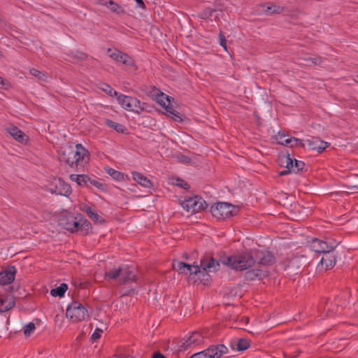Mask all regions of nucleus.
<instances>
[{
	"mask_svg": "<svg viewBox=\"0 0 358 358\" xmlns=\"http://www.w3.org/2000/svg\"><path fill=\"white\" fill-rule=\"evenodd\" d=\"M263 266L272 265L275 257L269 251L256 250L253 253L243 252L240 255L229 256L222 260V263L235 271H245L251 268L255 263Z\"/></svg>",
	"mask_w": 358,
	"mask_h": 358,
	"instance_id": "f257e3e1",
	"label": "nucleus"
},
{
	"mask_svg": "<svg viewBox=\"0 0 358 358\" xmlns=\"http://www.w3.org/2000/svg\"><path fill=\"white\" fill-rule=\"evenodd\" d=\"M224 258L220 259V261L213 258V257L210 253H206L201 259V268L200 273H199L198 278L204 285H206L210 280V275L207 273L209 272H216L220 269V262H222Z\"/></svg>",
	"mask_w": 358,
	"mask_h": 358,
	"instance_id": "f03ea898",
	"label": "nucleus"
},
{
	"mask_svg": "<svg viewBox=\"0 0 358 358\" xmlns=\"http://www.w3.org/2000/svg\"><path fill=\"white\" fill-rule=\"evenodd\" d=\"M238 211V210L235 206L227 202H218L210 208L212 215L219 220H224L232 217Z\"/></svg>",
	"mask_w": 358,
	"mask_h": 358,
	"instance_id": "7ed1b4c3",
	"label": "nucleus"
},
{
	"mask_svg": "<svg viewBox=\"0 0 358 358\" xmlns=\"http://www.w3.org/2000/svg\"><path fill=\"white\" fill-rule=\"evenodd\" d=\"M66 315L73 322H80L89 317L88 311L85 307L76 301L68 306Z\"/></svg>",
	"mask_w": 358,
	"mask_h": 358,
	"instance_id": "20e7f679",
	"label": "nucleus"
},
{
	"mask_svg": "<svg viewBox=\"0 0 358 358\" xmlns=\"http://www.w3.org/2000/svg\"><path fill=\"white\" fill-rule=\"evenodd\" d=\"M48 190L52 194L69 196L71 194V185L61 178H54L47 185Z\"/></svg>",
	"mask_w": 358,
	"mask_h": 358,
	"instance_id": "39448f33",
	"label": "nucleus"
},
{
	"mask_svg": "<svg viewBox=\"0 0 358 358\" xmlns=\"http://www.w3.org/2000/svg\"><path fill=\"white\" fill-rule=\"evenodd\" d=\"M227 352V348L222 344H219L210 345L205 350L194 353L189 358H220Z\"/></svg>",
	"mask_w": 358,
	"mask_h": 358,
	"instance_id": "423d86ee",
	"label": "nucleus"
},
{
	"mask_svg": "<svg viewBox=\"0 0 358 358\" xmlns=\"http://www.w3.org/2000/svg\"><path fill=\"white\" fill-rule=\"evenodd\" d=\"M181 206L187 211L192 210L193 213L205 210L208 206L206 201L198 196L185 197L184 200L181 201Z\"/></svg>",
	"mask_w": 358,
	"mask_h": 358,
	"instance_id": "0eeeda50",
	"label": "nucleus"
},
{
	"mask_svg": "<svg viewBox=\"0 0 358 358\" xmlns=\"http://www.w3.org/2000/svg\"><path fill=\"white\" fill-rule=\"evenodd\" d=\"M338 243L331 238H326L324 241L314 238L310 243V248L317 253H324L328 250H335Z\"/></svg>",
	"mask_w": 358,
	"mask_h": 358,
	"instance_id": "6e6552de",
	"label": "nucleus"
},
{
	"mask_svg": "<svg viewBox=\"0 0 358 358\" xmlns=\"http://www.w3.org/2000/svg\"><path fill=\"white\" fill-rule=\"evenodd\" d=\"M108 56L113 59L120 62L127 66H133L135 69H137L134 60L127 54L124 53L117 49L112 50L109 48L108 50Z\"/></svg>",
	"mask_w": 358,
	"mask_h": 358,
	"instance_id": "1a4fd4ad",
	"label": "nucleus"
},
{
	"mask_svg": "<svg viewBox=\"0 0 358 358\" xmlns=\"http://www.w3.org/2000/svg\"><path fill=\"white\" fill-rule=\"evenodd\" d=\"M308 264V262L306 256H296L289 261L288 268L294 274H298L303 271Z\"/></svg>",
	"mask_w": 358,
	"mask_h": 358,
	"instance_id": "9d476101",
	"label": "nucleus"
},
{
	"mask_svg": "<svg viewBox=\"0 0 358 358\" xmlns=\"http://www.w3.org/2000/svg\"><path fill=\"white\" fill-rule=\"evenodd\" d=\"M76 166H84L89 160V152L82 144L78 143L74 148Z\"/></svg>",
	"mask_w": 358,
	"mask_h": 358,
	"instance_id": "9b49d317",
	"label": "nucleus"
},
{
	"mask_svg": "<svg viewBox=\"0 0 358 358\" xmlns=\"http://www.w3.org/2000/svg\"><path fill=\"white\" fill-rule=\"evenodd\" d=\"M59 224L65 229L72 233L78 231L79 229V220H77V217L71 215L62 216L59 219Z\"/></svg>",
	"mask_w": 358,
	"mask_h": 358,
	"instance_id": "f8f14e48",
	"label": "nucleus"
},
{
	"mask_svg": "<svg viewBox=\"0 0 358 358\" xmlns=\"http://www.w3.org/2000/svg\"><path fill=\"white\" fill-rule=\"evenodd\" d=\"M305 142L310 150H315L318 153L324 152L326 148L330 145L329 143L322 141L320 138L315 136L308 138L305 140Z\"/></svg>",
	"mask_w": 358,
	"mask_h": 358,
	"instance_id": "ddd939ff",
	"label": "nucleus"
},
{
	"mask_svg": "<svg viewBox=\"0 0 358 358\" xmlns=\"http://www.w3.org/2000/svg\"><path fill=\"white\" fill-rule=\"evenodd\" d=\"M128 110L134 111L140 114L143 111H150L148 110V105L145 102L141 101L135 97L129 96V101H127Z\"/></svg>",
	"mask_w": 358,
	"mask_h": 358,
	"instance_id": "4468645a",
	"label": "nucleus"
},
{
	"mask_svg": "<svg viewBox=\"0 0 358 358\" xmlns=\"http://www.w3.org/2000/svg\"><path fill=\"white\" fill-rule=\"evenodd\" d=\"M336 255L334 250H328L322 253V257L320 260V265L324 267L326 270L331 269L336 264Z\"/></svg>",
	"mask_w": 358,
	"mask_h": 358,
	"instance_id": "2eb2a0df",
	"label": "nucleus"
},
{
	"mask_svg": "<svg viewBox=\"0 0 358 358\" xmlns=\"http://www.w3.org/2000/svg\"><path fill=\"white\" fill-rule=\"evenodd\" d=\"M74 154V148L72 146H69L61 152L59 159L61 162H65L71 167H73L74 165L76 166V162L75 159Z\"/></svg>",
	"mask_w": 358,
	"mask_h": 358,
	"instance_id": "dca6fc26",
	"label": "nucleus"
},
{
	"mask_svg": "<svg viewBox=\"0 0 358 358\" xmlns=\"http://www.w3.org/2000/svg\"><path fill=\"white\" fill-rule=\"evenodd\" d=\"M6 131L17 142L26 143L29 141V136L18 127L10 125L6 129Z\"/></svg>",
	"mask_w": 358,
	"mask_h": 358,
	"instance_id": "f3484780",
	"label": "nucleus"
},
{
	"mask_svg": "<svg viewBox=\"0 0 358 358\" xmlns=\"http://www.w3.org/2000/svg\"><path fill=\"white\" fill-rule=\"evenodd\" d=\"M16 268L15 266H8L7 269L1 271L0 274V285H9L11 284L15 277Z\"/></svg>",
	"mask_w": 358,
	"mask_h": 358,
	"instance_id": "a211bd4d",
	"label": "nucleus"
},
{
	"mask_svg": "<svg viewBox=\"0 0 358 358\" xmlns=\"http://www.w3.org/2000/svg\"><path fill=\"white\" fill-rule=\"evenodd\" d=\"M136 280V271L134 268L128 266L122 267V272L121 278H120V283L126 285Z\"/></svg>",
	"mask_w": 358,
	"mask_h": 358,
	"instance_id": "6ab92c4d",
	"label": "nucleus"
},
{
	"mask_svg": "<svg viewBox=\"0 0 358 358\" xmlns=\"http://www.w3.org/2000/svg\"><path fill=\"white\" fill-rule=\"evenodd\" d=\"M260 6L263 8L262 12L268 15L273 14H280L286 10V8L279 5L273 4L272 3H266L261 4Z\"/></svg>",
	"mask_w": 358,
	"mask_h": 358,
	"instance_id": "aec40b11",
	"label": "nucleus"
},
{
	"mask_svg": "<svg viewBox=\"0 0 358 358\" xmlns=\"http://www.w3.org/2000/svg\"><path fill=\"white\" fill-rule=\"evenodd\" d=\"M203 337L198 331H194L186 340L180 345V348L186 350L192 344L198 345L203 341Z\"/></svg>",
	"mask_w": 358,
	"mask_h": 358,
	"instance_id": "412c9836",
	"label": "nucleus"
},
{
	"mask_svg": "<svg viewBox=\"0 0 358 358\" xmlns=\"http://www.w3.org/2000/svg\"><path fill=\"white\" fill-rule=\"evenodd\" d=\"M0 312H6L11 310L15 306V298L11 295L6 294L0 298Z\"/></svg>",
	"mask_w": 358,
	"mask_h": 358,
	"instance_id": "4be33fe9",
	"label": "nucleus"
},
{
	"mask_svg": "<svg viewBox=\"0 0 358 358\" xmlns=\"http://www.w3.org/2000/svg\"><path fill=\"white\" fill-rule=\"evenodd\" d=\"M165 98L167 101V105L164 108L169 113L168 116L172 118L174 121L181 122L182 119L180 114L178 113L171 105V101L174 100L173 98L169 96H166Z\"/></svg>",
	"mask_w": 358,
	"mask_h": 358,
	"instance_id": "5701e85b",
	"label": "nucleus"
},
{
	"mask_svg": "<svg viewBox=\"0 0 358 358\" xmlns=\"http://www.w3.org/2000/svg\"><path fill=\"white\" fill-rule=\"evenodd\" d=\"M152 90L148 92V94L155 99L156 101L162 107L164 108L167 105V101L165 96H167L159 89L155 87H152Z\"/></svg>",
	"mask_w": 358,
	"mask_h": 358,
	"instance_id": "b1692460",
	"label": "nucleus"
},
{
	"mask_svg": "<svg viewBox=\"0 0 358 358\" xmlns=\"http://www.w3.org/2000/svg\"><path fill=\"white\" fill-rule=\"evenodd\" d=\"M82 211L85 213L91 219L93 222L96 223H102L105 222L104 219H103L101 216H99L97 213L92 208V207L85 205L82 208Z\"/></svg>",
	"mask_w": 358,
	"mask_h": 358,
	"instance_id": "393cba45",
	"label": "nucleus"
},
{
	"mask_svg": "<svg viewBox=\"0 0 358 358\" xmlns=\"http://www.w3.org/2000/svg\"><path fill=\"white\" fill-rule=\"evenodd\" d=\"M104 123L106 126H108L110 128L113 129L117 133H120V134H129L127 128L122 124L115 122L114 121H113L110 119H105Z\"/></svg>",
	"mask_w": 358,
	"mask_h": 358,
	"instance_id": "a878e982",
	"label": "nucleus"
},
{
	"mask_svg": "<svg viewBox=\"0 0 358 358\" xmlns=\"http://www.w3.org/2000/svg\"><path fill=\"white\" fill-rule=\"evenodd\" d=\"M133 178L134 180L143 187H150L152 185L151 180L140 173L134 172Z\"/></svg>",
	"mask_w": 358,
	"mask_h": 358,
	"instance_id": "bb28decb",
	"label": "nucleus"
},
{
	"mask_svg": "<svg viewBox=\"0 0 358 358\" xmlns=\"http://www.w3.org/2000/svg\"><path fill=\"white\" fill-rule=\"evenodd\" d=\"M70 179L72 181H75L77 184L80 187H89V184L87 183V180H89V176L85 174L77 175V174H71L70 176Z\"/></svg>",
	"mask_w": 358,
	"mask_h": 358,
	"instance_id": "cd10ccee",
	"label": "nucleus"
},
{
	"mask_svg": "<svg viewBox=\"0 0 358 358\" xmlns=\"http://www.w3.org/2000/svg\"><path fill=\"white\" fill-rule=\"evenodd\" d=\"M79 220V229L83 235H87L90 233V229H92L91 223L87 220L85 219L82 215H80Z\"/></svg>",
	"mask_w": 358,
	"mask_h": 358,
	"instance_id": "c85d7f7f",
	"label": "nucleus"
},
{
	"mask_svg": "<svg viewBox=\"0 0 358 358\" xmlns=\"http://www.w3.org/2000/svg\"><path fill=\"white\" fill-rule=\"evenodd\" d=\"M68 289V285L66 283H62L59 287L52 289L50 291V294L52 296H64L65 292Z\"/></svg>",
	"mask_w": 358,
	"mask_h": 358,
	"instance_id": "c756f323",
	"label": "nucleus"
},
{
	"mask_svg": "<svg viewBox=\"0 0 358 358\" xmlns=\"http://www.w3.org/2000/svg\"><path fill=\"white\" fill-rule=\"evenodd\" d=\"M108 9H110L112 12L117 14L118 15H122L126 13L124 9H123L120 5L113 1H110Z\"/></svg>",
	"mask_w": 358,
	"mask_h": 358,
	"instance_id": "7c9ffc66",
	"label": "nucleus"
},
{
	"mask_svg": "<svg viewBox=\"0 0 358 358\" xmlns=\"http://www.w3.org/2000/svg\"><path fill=\"white\" fill-rule=\"evenodd\" d=\"M122 272V267H119L117 268H113L106 272L105 277L108 279H116L118 277L121 278Z\"/></svg>",
	"mask_w": 358,
	"mask_h": 358,
	"instance_id": "2f4dec72",
	"label": "nucleus"
},
{
	"mask_svg": "<svg viewBox=\"0 0 358 358\" xmlns=\"http://www.w3.org/2000/svg\"><path fill=\"white\" fill-rule=\"evenodd\" d=\"M106 172L114 180L121 181L124 180V174L112 168L106 169Z\"/></svg>",
	"mask_w": 358,
	"mask_h": 358,
	"instance_id": "473e14b6",
	"label": "nucleus"
},
{
	"mask_svg": "<svg viewBox=\"0 0 358 358\" xmlns=\"http://www.w3.org/2000/svg\"><path fill=\"white\" fill-rule=\"evenodd\" d=\"M217 10L216 8H210L207 7L204 8L201 12H200L198 15L199 17L207 20L209 19L213 14L214 12Z\"/></svg>",
	"mask_w": 358,
	"mask_h": 358,
	"instance_id": "72a5a7b5",
	"label": "nucleus"
},
{
	"mask_svg": "<svg viewBox=\"0 0 358 358\" xmlns=\"http://www.w3.org/2000/svg\"><path fill=\"white\" fill-rule=\"evenodd\" d=\"M173 267L180 273H187V268H190V264L183 262H176L173 264Z\"/></svg>",
	"mask_w": 358,
	"mask_h": 358,
	"instance_id": "f704fd0d",
	"label": "nucleus"
},
{
	"mask_svg": "<svg viewBox=\"0 0 358 358\" xmlns=\"http://www.w3.org/2000/svg\"><path fill=\"white\" fill-rule=\"evenodd\" d=\"M250 346V341L245 338H240L236 345V350L239 352L247 350Z\"/></svg>",
	"mask_w": 358,
	"mask_h": 358,
	"instance_id": "c9c22d12",
	"label": "nucleus"
},
{
	"mask_svg": "<svg viewBox=\"0 0 358 358\" xmlns=\"http://www.w3.org/2000/svg\"><path fill=\"white\" fill-rule=\"evenodd\" d=\"M303 62L301 63L306 66L318 65L321 62V58L317 57H307L303 59Z\"/></svg>",
	"mask_w": 358,
	"mask_h": 358,
	"instance_id": "e433bc0d",
	"label": "nucleus"
},
{
	"mask_svg": "<svg viewBox=\"0 0 358 358\" xmlns=\"http://www.w3.org/2000/svg\"><path fill=\"white\" fill-rule=\"evenodd\" d=\"M87 183L89 184V187L90 185L94 186L95 187L98 188L99 189H101L102 191L106 190V184L101 183L99 182L98 180H96L94 179H92L89 177V180H87Z\"/></svg>",
	"mask_w": 358,
	"mask_h": 358,
	"instance_id": "4c0bfd02",
	"label": "nucleus"
},
{
	"mask_svg": "<svg viewBox=\"0 0 358 358\" xmlns=\"http://www.w3.org/2000/svg\"><path fill=\"white\" fill-rule=\"evenodd\" d=\"M116 96L118 103H120L124 109L128 110L127 103V101H129V96L119 94L117 93V96Z\"/></svg>",
	"mask_w": 358,
	"mask_h": 358,
	"instance_id": "58836bf2",
	"label": "nucleus"
},
{
	"mask_svg": "<svg viewBox=\"0 0 358 358\" xmlns=\"http://www.w3.org/2000/svg\"><path fill=\"white\" fill-rule=\"evenodd\" d=\"M101 89L110 96H117L118 92L106 83H103Z\"/></svg>",
	"mask_w": 358,
	"mask_h": 358,
	"instance_id": "ea45409f",
	"label": "nucleus"
},
{
	"mask_svg": "<svg viewBox=\"0 0 358 358\" xmlns=\"http://www.w3.org/2000/svg\"><path fill=\"white\" fill-rule=\"evenodd\" d=\"M305 140H301L299 138L292 137V143L290 145V148L294 147H300L302 148H305Z\"/></svg>",
	"mask_w": 358,
	"mask_h": 358,
	"instance_id": "a19ab883",
	"label": "nucleus"
},
{
	"mask_svg": "<svg viewBox=\"0 0 358 358\" xmlns=\"http://www.w3.org/2000/svg\"><path fill=\"white\" fill-rule=\"evenodd\" d=\"M70 55L73 58L80 61H84L87 58V55L86 53L80 51L71 52Z\"/></svg>",
	"mask_w": 358,
	"mask_h": 358,
	"instance_id": "79ce46f5",
	"label": "nucleus"
},
{
	"mask_svg": "<svg viewBox=\"0 0 358 358\" xmlns=\"http://www.w3.org/2000/svg\"><path fill=\"white\" fill-rule=\"evenodd\" d=\"M294 164L293 171L295 173L302 171L306 166L305 163L302 161L297 160L294 159Z\"/></svg>",
	"mask_w": 358,
	"mask_h": 358,
	"instance_id": "37998d69",
	"label": "nucleus"
},
{
	"mask_svg": "<svg viewBox=\"0 0 358 358\" xmlns=\"http://www.w3.org/2000/svg\"><path fill=\"white\" fill-rule=\"evenodd\" d=\"M285 162H286L285 167L288 170H289L290 171H293V169H294V159H292L290 157V155H289V153L288 152H287V155H286V156H285Z\"/></svg>",
	"mask_w": 358,
	"mask_h": 358,
	"instance_id": "c03bdc74",
	"label": "nucleus"
},
{
	"mask_svg": "<svg viewBox=\"0 0 358 358\" xmlns=\"http://www.w3.org/2000/svg\"><path fill=\"white\" fill-rule=\"evenodd\" d=\"M36 329L35 324L33 322H29L24 327V334L26 336H30V334Z\"/></svg>",
	"mask_w": 358,
	"mask_h": 358,
	"instance_id": "a18cd8bd",
	"label": "nucleus"
},
{
	"mask_svg": "<svg viewBox=\"0 0 358 358\" xmlns=\"http://www.w3.org/2000/svg\"><path fill=\"white\" fill-rule=\"evenodd\" d=\"M175 185L177 187H181L184 189L188 190L190 187L189 185L182 178H178L176 180Z\"/></svg>",
	"mask_w": 358,
	"mask_h": 358,
	"instance_id": "49530a36",
	"label": "nucleus"
},
{
	"mask_svg": "<svg viewBox=\"0 0 358 358\" xmlns=\"http://www.w3.org/2000/svg\"><path fill=\"white\" fill-rule=\"evenodd\" d=\"M30 73L32 76L38 78L39 80H44L46 78V76L45 73H43V72H41L36 69H30Z\"/></svg>",
	"mask_w": 358,
	"mask_h": 358,
	"instance_id": "de8ad7c7",
	"label": "nucleus"
},
{
	"mask_svg": "<svg viewBox=\"0 0 358 358\" xmlns=\"http://www.w3.org/2000/svg\"><path fill=\"white\" fill-rule=\"evenodd\" d=\"M201 264L200 265H191L190 268H187V271L189 272L190 275H197L199 273H200Z\"/></svg>",
	"mask_w": 358,
	"mask_h": 358,
	"instance_id": "09e8293b",
	"label": "nucleus"
},
{
	"mask_svg": "<svg viewBox=\"0 0 358 358\" xmlns=\"http://www.w3.org/2000/svg\"><path fill=\"white\" fill-rule=\"evenodd\" d=\"M255 269H250L245 273V279L246 280H253L257 278Z\"/></svg>",
	"mask_w": 358,
	"mask_h": 358,
	"instance_id": "8fccbe9b",
	"label": "nucleus"
},
{
	"mask_svg": "<svg viewBox=\"0 0 358 358\" xmlns=\"http://www.w3.org/2000/svg\"><path fill=\"white\" fill-rule=\"evenodd\" d=\"M102 333L103 330L101 329L96 328L91 336V340L95 342L101 338Z\"/></svg>",
	"mask_w": 358,
	"mask_h": 358,
	"instance_id": "3c124183",
	"label": "nucleus"
},
{
	"mask_svg": "<svg viewBox=\"0 0 358 358\" xmlns=\"http://www.w3.org/2000/svg\"><path fill=\"white\" fill-rule=\"evenodd\" d=\"M10 87V83L0 76V88L3 90H8Z\"/></svg>",
	"mask_w": 358,
	"mask_h": 358,
	"instance_id": "603ef678",
	"label": "nucleus"
},
{
	"mask_svg": "<svg viewBox=\"0 0 358 358\" xmlns=\"http://www.w3.org/2000/svg\"><path fill=\"white\" fill-rule=\"evenodd\" d=\"M220 45L227 50V39L222 31L219 34Z\"/></svg>",
	"mask_w": 358,
	"mask_h": 358,
	"instance_id": "864d4df0",
	"label": "nucleus"
},
{
	"mask_svg": "<svg viewBox=\"0 0 358 358\" xmlns=\"http://www.w3.org/2000/svg\"><path fill=\"white\" fill-rule=\"evenodd\" d=\"M178 160L182 162V163H184V164H189L192 161L191 158L187 157V156H185L184 155H182L180 154L178 157Z\"/></svg>",
	"mask_w": 358,
	"mask_h": 358,
	"instance_id": "5fc2aeb1",
	"label": "nucleus"
},
{
	"mask_svg": "<svg viewBox=\"0 0 358 358\" xmlns=\"http://www.w3.org/2000/svg\"><path fill=\"white\" fill-rule=\"evenodd\" d=\"M255 273L258 274L257 275V278H263L264 277H266L268 275V273L266 271L262 270V269H255Z\"/></svg>",
	"mask_w": 358,
	"mask_h": 358,
	"instance_id": "6e6d98bb",
	"label": "nucleus"
},
{
	"mask_svg": "<svg viewBox=\"0 0 358 358\" xmlns=\"http://www.w3.org/2000/svg\"><path fill=\"white\" fill-rule=\"evenodd\" d=\"M347 189L350 191L358 190V181H355L352 185H348Z\"/></svg>",
	"mask_w": 358,
	"mask_h": 358,
	"instance_id": "4d7b16f0",
	"label": "nucleus"
},
{
	"mask_svg": "<svg viewBox=\"0 0 358 358\" xmlns=\"http://www.w3.org/2000/svg\"><path fill=\"white\" fill-rule=\"evenodd\" d=\"M152 358H166V357L162 353H161L159 351H156L152 354Z\"/></svg>",
	"mask_w": 358,
	"mask_h": 358,
	"instance_id": "13d9d810",
	"label": "nucleus"
},
{
	"mask_svg": "<svg viewBox=\"0 0 358 358\" xmlns=\"http://www.w3.org/2000/svg\"><path fill=\"white\" fill-rule=\"evenodd\" d=\"M278 143L283 145H289L290 147L292 143V138L285 139L283 141L278 142Z\"/></svg>",
	"mask_w": 358,
	"mask_h": 358,
	"instance_id": "bf43d9fd",
	"label": "nucleus"
},
{
	"mask_svg": "<svg viewBox=\"0 0 358 358\" xmlns=\"http://www.w3.org/2000/svg\"><path fill=\"white\" fill-rule=\"evenodd\" d=\"M110 1V0H97V3L100 5L105 6L108 8Z\"/></svg>",
	"mask_w": 358,
	"mask_h": 358,
	"instance_id": "052dcab7",
	"label": "nucleus"
},
{
	"mask_svg": "<svg viewBox=\"0 0 358 358\" xmlns=\"http://www.w3.org/2000/svg\"><path fill=\"white\" fill-rule=\"evenodd\" d=\"M135 1L136 2L139 8H141L143 9H145L146 8L145 4L143 0H135Z\"/></svg>",
	"mask_w": 358,
	"mask_h": 358,
	"instance_id": "680f3d73",
	"label": "nucleus"
},
{
	"mask_svg": "<svg viewBox=\"0 0 358 358\" xmlns=\"http://www.w3.org/2000/svg\"><path fill=\"white\" fill-rule=\"evenodd\" d=\"M327 305V299H324V301H322L320 305V308H323L324 309H326V306Z\"/></svg>",
	"mask_w": 358,
	"mask_h": 358,
	"instance_id": "e2e57ef3",
	"label": "nucleus"
},
{
	"mask_svg": "<svg viewBox=\"0 0 358 358\" xmlns=\"http://www.w3.org/2000/svg\"><path fill=\"white\" fill-rule=\"evenodd\" d=\"M290 172H291V171H290L289 170H288V169H287V170H284V171H280V172L279 173V176H285V175H287V174L289 173Z\"/></svg>",
	"mask_w": 358,
	"mask_h": 358,
	"instance_id": "0e129e2a",
	"label": "nucleus"
},
{
	"mask_svg": "<svg viewBox=\"0 0 358 358\" xmlns=\"http://www.w3.org/2000/svg\"><path fill=\"white\" fill-rule=\"evenodd\" d=\"M184 258H185L186 259H188V255L187 253H184L183 254V256H182Z\"/></svg>",
	"mask_w": 358,
	"mask_h": 358,
	"instance_id": "69168bd1",
	"label": "nucleus"
},
{
	"mask_svg": "<svg viewBox=\"0 0 358 358\" xmlns=\"http://www.w3.org/2000/svg\"><path fill=\"white\" fill-rule=\"evenodd\" d=\"M9 290H10V292H13V286L10 287H9Z\"/></svg>",
	"mask_w": 358,
	"mask_h": 358,
	"instance_id": "338daca9",
	"label": "nucleus"
},
{
	"mask_svg": "<svg viewBox=\"0 0 358 358\" xmlns=\"http://www.w3.org/2000/svg\"><path fill=\"white\" fill-rule=\"evenodd\" d=\"M329 312H330V309L329 308L327 309V313H329ZM331 314H332V313H327V315H331Z\"/></svg>",
	"mask_w": 358,
	"mask_h": 358,
	"instance_id": "774afa93",
	"label": "nucleus"
}]
</instances>
